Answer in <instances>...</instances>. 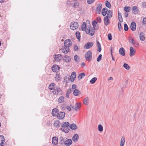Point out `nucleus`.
Here are the masks:
<instances>
[{"label":"nucleus","mask_w":146,"mask_h":146,"mask_svg":"<svg viewBox=\"0 0 146 146\" xmlns=\"http://www.w3.org/2000/svg\"><path fill=\"white\" fill-rule=\"evenodd\" d=\"M56 78H57V79H58V81H59L60 79L62 78V77L60 74H56Z\"/></svg>","instance_id":"obj_51"},{"label":"nucleus","mask_w":146,"mask_h":146,"mask_svg":"<svg viewBox=\"0 0 146 146\" xmlns=\"http://www.w3.org/2000/svg\"><path fill=\"white\" fill-rule=\"evenodd\" d=\"M52 70L54 72H57L60 69V67L58 65L56 64L54 65L52 67Z\"/></svg>","instance_id":"obj_5"},{"label":"nucleus","mask_w":146,"mask_h":146,"mask_svg":"<svg viewBox=\"0 0 146 146\" xmlns=\"http://www.w3.org/2000/svg\"><path fill=\"white\" fill-rule=\"evenodd\" d=\"M55 84L54 83H52L50 84L48 86V88L50 90H53L55 86Z\"/></svg>","instance_id":"obj_28"},{"label":"nucleus","mask_w":146,"mask_h":146,"mask_svg":"<svg viewBox=\"0 0 146 146\" xmlns=\"http://www.w3.org/2000/svg\"><path fill=\"white\" fill-rule=\"evenodd\" d=\"M78 49V47L76 44H75V46L74 47V51H76Z\"/></svg>","instance_id":"obj_57"},{"label":"nucleus","mask_w":146,"mask_h":146,"mask_svg":"<svg viewBox=\"0 0 146 146\" xmlns=\"http://www.w3.org/2000/svg\"><path fill=\"white\" fill-rule=\"evenodd\" d=\"M75 35L76 38L78 39L79 41H80L81 38L80 33L78 31H76L75 33Z\"/></svg>","instance_id":"obj_25"},{"label":"nucleus","mask_w":146,"mask_h":146,"mask_svg":"<svg viewBox=\"0 0 146 146\" xmlns=\"http://www.w3.org/2000/svg\"><path fill=\"white\" fill-rule=\"evenodd\" d=\"M129 42L131 44L133 45H135V44H136L137 45H139V44L137 42L136 44L135 41L134 40V39L133 38H131L129 39Z\"/></svg>","instance_id":"obj_29"},{"label":"nucleus","mask_w":146,"mask_h":146,"mask_svg":"<svg viewBox=\"0 0 146 146\" xmlns=\"http://www.w3.org/2000/svg\"><path fill=\"white\" fill-rule=\"evenodd\" d=\"M73 94L74 96H77L81 94L79 90L77 89H75L73 91Z\"/></svg>","instance_id":"obj_24"},{"label":"nucleus","mask_w":146,"mask_h":146,"mask_svg":"<svg viewBox=\"0 0 146 146\" xmlns=\"http://www.w3.org/2000/svg\"><path fill=\"white\" fill-rule=\"evenodd\" d=\"M132 10L133 11L136 13L137 14H138L139 13V11L138 9L137 8V7L136 6H134L133 7Z\"/></svg>","instance_id":"obj_35"},{"label":"nucleus","mask_w":146,"mask_h":146,"mask_svg":"<svg viewBox=\"0 0 146 146\" xmlns=\"http://www.w3.org/2000/svg\"><path fill=\"white\" fill-rule=\"evenodd\" d=\"M139 38L141 41H144L145 39L144 35L143 33H141L140 34Z\"/></svg>","instance_id":"obj_30"},{"label":"nucleus","mask_w":146,"mask_h":146,"mask_svg":"<svg viewBox=\"0 0 146 146\" xmlns=\"http://www.w3.org/2000/svg\"><path fill=\"white\" fill-rule=\"evenodd\" d=\"M108 39L109 40H111L112 39V37L111 35V34L110 33H109L108 34Z\"/></svg>","instance_id":"obj_48"},{"label":"nucleus","mask_w":146,"mask_h":146,"mask_svg":"<svg viewBox=\"0 0 146 146\" xmlns=\"http://www.w3.org/2000/svg\"><path fill=\"white\" fill-rule=\"evenodd\" d=\"M58 138L56 136L53 137L52 139V143L56 145L58 144Z\"/></svg>","instance_id":"obj_14"},{"label":"nucleus","mask_w":146,"mask_h":146,"mask_svg":"<svg viewBox=\"0 0 146 146\" xmlns=\"http://www.w3.org/2000/svg\"><path fill=\"white\" fill-rule=\"evenodd\" d=\"M64 46L65 47L62 48L61 49V50L63 53L66 54L69 51V48L66 46Z\"/></svg>","instance_id":"obj_17"},{"label":"nucleus","mask_w":146,"mask_h":146,"mask_svg":"<svg viewBox=\"0 0 146 146\" xmlns=\"http://www.w3.org/2000/svg\"><path fill=\"white\" fill-rule=\"evenodd\" d=\"M76 76V73L75 72H72L70 77V81L71 82H73Z\"/></svg>","instance_id":"obj_6"},{"label":"nucleus","mask_w":146,"mask_h":146,"mask_svg":"<svg viewBox=\"0 0 146 146\" xmlns=\"http://www.w3.org/2000/svg\"><path fill=\"white\" fill-rule=\"evenodd\" d=\"M130 28L132 31H134L136 30V24L135 22H132L130 25Z\"/></svg>","instance_id":"obj_10"},{"label":"nucleus","mask_w":146,"mask_h":146,"mask_svg":"<svg viewBox=\"0 0 146 146\" xmlns=\"http://www.w3.org/2000/svg\"><path fill=\"white\" fill-rule=\"evenodd\" d=\"M102 55L100 54L99 55L98 57L97 58V62H100L102 59Z\"/></svg>","instance_id":"obj_46"},{"label":"nucleus","mask_w":146,"mask_h":146,"mask_svg":"<svg viewBox=\"0 0 146 146\" xmlns=\"http://www.w3.org/2000/svg\"><path fill=\"white\" fill-rule=\"evenodd\" d=\"M104 24L107 26L110 23V20L109 18H108V17L105 16L104 17Z\"/></svg>","instance_id":"obj_12"},{"label":"nucleus","mask_w":146,"mask_h":146,"mask_svg":"<svg viewBox=\"0 0 146 146\" xmlns=\"http://www.w3.org/2000/svg\"><path fill=\"white\" fill-rule=\"evenodd\" d=\"M118 26L119 30L120 31H121L122 29V27L121 26V25L120 22H119L118 23Z\"/></svg>","instance_id":"obj_50"},{"label":"nucleus","mask_w":146,"mask_h":146,"mask_svg":"<svg viewBox=\"0 0 146 146\" xmlns=\"http://www.w3.org/2000/svg\"><path fill=\"white\" fill-rule=\"evenodd\" d=\"M66 108L69 111H70L71 110V107L69 106H66Z\"/></svg>","instance_id":"obj_64"},{"label":"nucleus","mask_w":146,"mask_h":146,"mask_svg":"<svg viewBox=\"0 0 146 146\" xmlns=\"http://www.w3.org/2000/svg\"><path fill=\"white\" fill-rule=\"evenodd\" d=\"M93 43L92 42H87L84 46V48L85 49H88L92 46Z\"/></svg>","instance_id":"obj_8"},{"label":"nucleus","mask_w":146,"mask_h":146,"mask_svg":"<svg viewBox=\"0 0 146 146\" xmlns=\"http://www.w3.org/2000/svg\"><path fill=\"white\" fill-rule=\"evenodd\" d=\"M79 3L78 2H74L73 5V7L74 8H77L79 6Z\"/></svg>","instance_id":"obj_49"},{"label":"nucleus","mask_w":146,"mask_h":146,"mask_svg":"<svg viewBox=\"0 0 146 146\" xmlns=\"http://www.w3.org/2000/svg\"><path fill=\"white\" fill-rule=\"evenodd\" d=\"M87 22H89V27H88V28H89V29L88 31L86 32V33L87 34H89L90 32V31H91V33L90 34V35L91 36H92L94 35V34L95 33V28H92L91 29H90V21L89 20H87L86 21Z\"/></svg>","instance_id":"obj_2"},{"label":"nucleus","mask_w":146,"mask_h":146,"mask_svg":"<svg viewBox=\"0 0 146 146\" xmlns=\"http://www.w3.org/2000/svg\"><path fill=\"white\" fill-rule=\"evenodd\" d=\"M67 55H66L64 57H63V58H62L63 59V60L66 62V61L67 60Z\"/></svg>","instance_id":"obj_62"},{"label":"nucleus","mask_w":146,"mask_h":146,"mask_svg":"<svg viewBox=\"0 0 146 146\" xmlns=\"http://www.w3.org/2000/svg\"><path fill=\"white\" fill-rule=\"evenodd\" d=\"M81 107V104L80 103H77L75 105V109L76 111L78 110V109H80Z\"/></svg>","instance_id":"obj_23"},{"label":"nucleus","mask_w":146,"mask_h":146,"mask_svg":"<svg viewBox=\"0 0 146 146\" xmlns=\"http://www.w3.org/2000/svg\"><path fill=\"white\" fill-rule=\"evenodd\" d=\"M142 22L144 25H146V17L143 18Z\"/></svg>","instance_id":"obj_55"},{"label":"nucleus","mask_w":146,"mask_h":146,"mask_svg":"<svg viewBox=\"0 0 146 146\" xmlns=\"http://www.w3.org/2000/svg\"><path fill=\"white\" fill-rule=\"evenodd\" d=\"M125 138L123 137L121 139L120 146H123L125 143Z\"/></svg>","instance_id":"obj_34"},{"label":"nucleus","mask_w":146,"mask_h":146,"mask_svg":"<svg viewBox=\"0 0 146 146\" xmlns=\"http://www.w3.org/2000/svg\"><path fill=\"white\" fill-rule=\"evenodd\" d=\"M54 88V89L53 91V93L54 94H57V89H56V87Z\"/></svg>","instance_id":"obj_58"},{"label":"nucleus","mask_w":146,"mask_h":146,"mask_svg":"<svg viewBox=\"0 0 146 146\" xmlns=\"http://www.w3.org/2000/svg\"><path fill=\"white\" fill-rule=\"evenodd\" d=\"M130 7L128 6L125 7L124 8V10L126 12H129L130 11Z\"/></svg>","instance_id":"obj_41"},{"label":"nucleus","mask_w":146,"mask_h":146,"mask_svg":"<svg viewBox=\"0 0 146 146\" xmlns=\"http://www.w3.org/2000/svg\"><path fill=\"white\" fill-rule=\"evenodd\" d=\"M64 46L69 47L72 45V42L70 39H67L64 42Z\"/></svg>","instance_id":"obj_7"},{"label":"nucleus","mask_w":146,"mask_h":146,"mask_svg":"<svg viewBox=\"0 0 146 146\" xmlns=\"http://www.w3.org/2000/svg\"><path fill=\"white\" fill-rule=\"evenodd\" d=\"M96 20L97 21V22L100 23L101 22V18L100 17H99L96 18Z\"/></svg>","instance_id":"obj_52"},{"label":"nucleus","mask_w":146,"mask_h":146,"mask_svg":"<svg viewBox=\"0 0 146 146\" xmlns=\"http://www.w3.org/2000/svg\"><path fill=\"white\" fill-rule=\"evenodd\" d=\"M67 60L66 61V62H69L71 59V58L69 56H68L67 55Z\"/></svg>","instance_id":"obj_56"},{"label":"nucleus","mask_w":146,"mask_h":146,"mask_svg":"<svg viewBox=\"0 0 146 146\" xmlns=\"http://www.w3.org/2000/svg\"><path fill=\"white\" fill-rule=\"evenodd\" d=\"M78 135L77 134H75L73 136L72 139L74 142H76L78 141Z\"/></svg>","instance_id":"obj_20"},{"label":"nucleus","mask_w":146,"mask_h":146,"mask_svg":"<svg viewBox=\"0 0 146 146\" xmlns=\"http://www.w3.org/2000/svg\"><path fill=\"white\" fill-rule=\"evenodd\" d=\"M70 29L74 30L76 29L78 27V24L77 22H72L70 25Z\"/></svg>","instance_id":"obj_3"},{"label":"nucleus","mask_w":146,"mask_h":146,"mask_svg":"<svg viewBox=\"0 0 146 146\" xmlns=\"http://www.w3.org/2000/svg\"><path fill=\"white\" fill-rule=\"evenodd\" d=\"M118 17L119 22H123V20L122 16L121 14L120 13L119 11H118Z\"/></svg>","instance_id":"obj_31"},{"label":"nucleus","mask_w":146,"mask_h":146,"mask_svg":"<svg viewBox=\"0 0 146 146\" xmlns=\"http://www.w3.org/2000/svg\"><path fill=\"white\" fill-rule=\"evenodd\" d=\"M97 23V22L95 21H93L92 22V24L93 27V28H95L96 27V25Z\"/></svg>","instance_id":"obj_45"},{"label":"nucleus","mask_w":146,"mask_h":146,"mask_svg":"<svg viewBox=\"0 0 146 146\" xmlns=\"http://www.w3.org/2000/svg\"><path fill=\"white\" fill-rule=\"evenodd\" d=\"M56 89L57 90V94H58V93H60L61 91V90L59 88L56 87Z\"/></svg>","instance_id":"obj_53"},{"label":"nucleus","mask_w":146,"mask_h":146,"mask_svg":"<svg viewBox=\"0 0 146 146\" xmlns=\"http://www.w3.org/2000/svg\"><path fill=\"white\" fill-rule=\"evenodd\" d=\"M74 59L76 62H79L80 61V58L78 55H75L74 56Z\"/></svg>","instance_id":"obj_38"},{"label":"nucleus","mask_w":146,"mask_h":146,"mask_svg":"<svg viewBox=\"0 0 146 146\" xmlns=\"http://www.w3.org/2000/svg\"><path fill=\"white\" fill-rule=\"evenodd\" d=\"M60 129L65 133H68L69 132V131L70 130L68 127H67L66 129L64 128H61Z\"/></svg>","instance_id":"obj_37"},{"label":"nucleus","mask_w":146,"mask_h":146,"mask_svg":"<svg viewBox=\"0 0 146 146\" xmlns=\"http://www.w3.org/2000/svg\"><path fill=\"white\" fill-rule=\"evenodd\" d=\"M63 57L62 56V55L60 54H58L56 55L54 59L56 61H60L63 58Z\"/></svg>","instance_id":"obj_13"},{"label":"nucleus","mask_w":146,"mask_h":146,"mask_svg":"<svg viewBox=\"0 0 146 146\" xmlns=\"http://www.w3.org/2000/svg\"><path fill=\"white\" fill-rule=\"evenodd\" d=\"M125 50L123 47H121L119 49V53L122 56H125Z\"/></svg>","instance_id":"obj_19"},{"label":"nucleus","mask_w":146,"mask_h":146,"mask_svg":"<svg viewBox=\"0 0 146 146\" xmlns=\"http://www.w3.org/2000/svg\"><path fill=\"white\" fill-rule=\"evenodd\" d=\"M123 67L126 69L128 70L130 68V66L127 64L124 63L123 65Z\"/></svg>","instance_id":"obj_43"},{"label":"nucleus","mask_w":146,"mask_h":146,"mask_svg":"<svg viewBox=\"0 0 146 146\" xmlns=\"http://www.w3.org/2000/svg\"><path fill=\"white\" fill-rule=\"evenodd\" d=\"M108 11V9L106 7L103 8L102 9L101 13L103 16H104L106 15L107 14Z\"/></svg>","instance_id":"obj_18"},{"label":"nucleus","mask_w":146,"mask_h":146,"mask_svg":"<svg viewBox=\"0 0 146 146\" xmlns=\"http://www.w3.org/2000/svg\"><path fill=\"white\" fill-rule=\"evenodd\" d=\"M97 80V78L94 77L92 78L90 81V82L92 84L94 83Z\"/></svg>","instance_id":"obj_40"},{"label":"nucleus","mask_w":146,"mask_h":146,"mask_svg":"<svg viewBox=\"0 0 146 146\" xmlns=\"http://www.w3.org/2000/svg\"><path fill=\"white\" fill-rule=\"evenodd\" d=\"M98 7L96 8V12L98 10H101L102 8V5L101 3H99L98 4Z\"/></svg>","instance_id":"obj_36"},{"label":"nucleus","mask_w":146,"mask_h":146,"mask_svg":"<svg viewBox=\"0 0 146 146\" xmlns=\"http://www.w3.org/2000/svg\"><path fill=\"white\" fill-rule=\"evenodd\" d=\"M96 45L98 48L97 51L99 52H100L102 50V48L99 42V41L98 40L96 41Z\"/></svg>","instance_id":"obj_16"},{"label":"nucleus","mask_w":146,"mask_h":146,"mask_svg":"<svg viewBox=\"0 0 146 146\" xmlns=\"http://www.w3.org/2000/svg\"><path fill=\"white\" fill-rule=\"evenodd\" d=\"M85 76V74L83 72H82L79 74L78 76V80H80L82 79V77L84 76Z\"/></svg>","instance_id":"obj_32"},{"label":"nucleus","mask_w":146,"mask_h":146,"mask_svg":"<svg viewBox=\"0 0 146 146\" xmlns=\"http://www.w3.org/2000/svg\"><path fill=\"white\" fill-rule=\"evenodd\" d=\"M81 29H82V30L83 31H84L86 30V29L87 30H88V29H87V28H86V26H82L81 27Z\"/></svg>","instance_id":"obj_54"},{"label":"nucleus","mask_w":146,"mask_h":146,"mask_svg":"<svg viewBox=\"0 0 146 146\" xmlns=\"http://www.w3.org/2000/svg\"><path fill=\"white\" fill-rule=\"evenodd\" d=\"M70 125V123L68 122H63L61 126L64 128L68 127Z\"/></svg>","instance_id":"obj_27"},{"label":"nucleus","mask_w":146,"mask_h":146,"mask_svg":"<svg viewBox=\"0 0 146 146\" xmlns=\"http://www.w3.org/2000/svg\"><path fill=\"white\" fill-rule=\"evenodd\" d=\"M142 3V7L143 8H146V2H143Z\"/></svg>","instance_id":"obj_60"},{"label":"nucleus","mask_w":146,"mask_h":146,"mask_svg":"<svg viewBox=\"0 0 146 146\" xmlns=\"http://www.w3.org/2000/svg\"><path fill=\"white\" fill-rule=\"evenodd\" d=\"M95 0H87V3L88 4H91Z\"/></svg>","instance_id":"obj_61"},{"label":"nucleus","mask_w":146,"mask_h":146,"mask_svg":"<svg viewBox=\"0 0 146 146\" xmlns=\"http://www.w3.org/2000/svg\"><path fill=\"white\" fill-rule=\"evenodd\" d=\"M66 3L67 5L70 6L71 4V1H70L68 0Z\"/></svg>","instance_id":"obj_59"},{"label":"nucleus","mask_w":146,"mask_h":146,"mask_svg":"<svg viewBox=\"0 0 146 146\" xmlns=\"http://www.w3.org/2000/svg\"><path fill=\"white\" fill-rule=\"evenodd\" d=\"M135 53V50L132 46L130 47V56H133Z\"/></svg>","instance_id":"obj_11"},{"label":"nucleus","mask_w":146,"mask_h":146,"mask_svg":"<svg viewBox=\"0 0 146 146\" xmlns=\"http://www.w3.org/2000/svg\"><path fill=\"white\" fill-rule=\"evenodd\" d=\"M105 4L106 6L107 7L109 8H111V4L107 0L105 1Z\"/></svg>","instance_id":"obj_39"},{"label":"nucleus","mask_w":146,"mask_h":146,"mask_svg":"<svg viewBox=\"0 0 146 146\" xmlns=\"http://www.w3.org/2000/svg\"><path fill=\"white\" fill-rule=\"evenodd\" d=\"M64 97L63 96H61L58 99V101L59 103H61L64 102Z\"/></svg>","instance_id":"obj_33"},{"label":"nucleus","mask_w":146,"mask_h":146,"mask_svg":"<svg viewBox=\"0 0 146 146\" xmlns=\"http://www.w3.org/2000/svg\"><path fill=\"white\" fill-rule=\"evenodd\" d=\"M98 130L100 132H102L103 131V127L101 125L99 124L98 125Z\"/></svg>","instance_id":"obj_44"},{"label":"nucleus","mask_w":146,"mask_h":146,"mask_svg":"<svg viewBox=\"0 0 146 146\" xmlns=\"http://www.w3.org/2000/svg\"><path fill=\"white\" fill-rule=\"evenodd\" d=\"M5 141L4 137L3 135H0V145H2Z\"/></svg>","instance_id":"obj_26"},{"label":"nucleus","mask_w":146,"mask_h":146,"mask_svg":"<svg viewBox=\"0 0 146 146\" xmlns=\"http://www.w3.org/2000/svg\"><path fill=\"white\" fill-rule=\"evenodd\" d=\"M59 111L58 109L57 108H54L52 111V114L53 116H57V113Z\"/></svg>","instance_id":"obj_15"},{"label":"nucleus","mask_w":146,"mask_h":146,"mask_svg":"<svg viewBox=\"0 0 146 146\" xmlns=\"http://www.w3.org/2000/svg\"><path fill=\"white\" fill-rule=\"evenodd\" d=\"M72 144V140L70 139H68L64 141V145L66 146H69Z\"/></svg>","instance_id":"obj_9"},{"label":"nucleus","mask_w":146,"mask_h":146,"mask_svg":"<svg viewBox=\"0 0 146 146\" xmlns=\"http://www.w3.org/2000/svg\"><path fill=\"white\" fill-rule=\"evenodd\" d=\"M70 128L72 130H76L77 129V127L74 123H72L69 125Z\"/></svg>","instance_id":"obj_21"},{"label":"nucleus","mask_w":146,"mask_h":146,"mask_svg":"<svg viewBox=\"0 0 146 146\" xmlns=\"http://www.w3.org/2000/svg\"><path fill=\"white\" fill-rule=\"evenodd\" d=\"M88 100V98L87 97L85 98L83 100V103L85 105L87 104V101Z\"/></svg>","instance_id":"obj_47"},{"label":"nucleus","mask_w":146,"mask_h":146,"mask_svg":"<svg viewBox=\"0 0 146 146\" xmlns=\"http://www.w3.org/2000/svg\"><path fill=\"white\" fill-rule=\"evenodd\" d=\"M65 116V113L64 112L60 111L57 113V117L60 119H63Z\"/></svg>","instance_id":"obj_4"},{"label":"nucleus","mask_w":146,"mask_h":146,"mask_svg":"<svg viewBox=\"0 0 146 146\" xmlns=\"http://www.w3.org/2000/svg\"><path fill=\"white\" fill-rule=\"evenodd\" d=\"M60 123V121L59 120H57L54 121L53 125L54 127H55L56 128H58L60 127L59 125Z\"/></svg>","instance_id":"obj_22"},{"label":"nucleus","mask_w":146,"mask_h":146,"mask_svg":"<svg viewBox=\"0 0 146 146\" xmlns=\"http://www.w3.org/2000/svg\"><path fill=\"white\" fill-rule=\"evenodd\" d=\"M124 28L125 31H127L129 29L128 26L125 23H124Z\"/></svg>","instance_id":"obj_42"},{"label":"nucleus","mask_w":146,"mask_h":146,"mask_svg":"<svg viewBox=\"0 0 146 146\" xmlns=\"http://www.w3.org/2000/svg\"><path fill=\"white\" fill-rule=\"evenodd\" d=\"M85 58L86 60L89 62L92 59V53L90 50H88L85 54Z\"/></svg>","instance_id":"obj_1"},{"label":"nucleus","mask_w":146,"mask_h":146,"mask_svg":"<svg viewBox=\"0 0 146 146\" xmlns=\"http://www.w3.org/2000/svg\"><path fill=\"white\" fill-rule=\"evenodd\" d=\"M64 80H66V81H67V79H68V80H69V76H65L64 78Z\"/></svg>","instance_id":"obj_63"}]
</instances>
